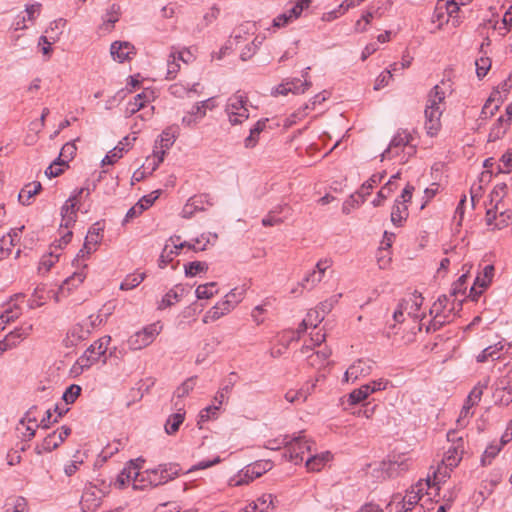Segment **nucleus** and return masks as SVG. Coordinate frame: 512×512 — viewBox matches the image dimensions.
<instances>
[{"mask_svg": "<svg viewBox=\"0 0 512 512\" xmlns=\"http://www.w3.org/2000/svg\"><path fill=\"white\" fill-rule=\"evenodd\" d=\"M111 341L110 336H104L93 344H91L84 354L80 356L76 362L77 365L81 368V370L88 369L95 363H97L101 357H104L103 363H106V351L108 349V344Z\"/></svg>", "mask_w": 512, "mask_h": 512, "instance_id": "1", "label": "nucleus"}, {"mask_svg": "<svg viewBox=\"0 0 512 512\" xmlns=\"http://www.w3.org/2000/svg\"><path fill=\"white\" fill-rule=\"evenodd\" d=\"M247 97L240 91L228 98L225 112L231 125H238L249 118Z\"/></svg>", "mask_w": 512, "mask_h": 512, "instance_id": "2", "label": "nucleus"}, {"mask_svg": "<svg viewBox=\"0 0 512 512\" xmlns=\"http://www.w3.org/2000/svg\"><path fill=\"white\" fill-rule=\"evenodd\" d=\"M311 444L312 442L306 438L303 431L298 435L290 436L288 449L283 454V458L297 465L303 461L304 453L311 451Z\"/></svg>", "mask_w": 512, "mask_h": 512, "instance_id": "3", "label": "nucleus"}, {"mask_svg": "<svg viewBox=\"0 0 512 512\" xmlns=\"http://www.w3.org/2000/svg\"><path fill=\"white\" fill-rule=\"evenodd\" d=\"M410 466V458L406 454L389 455L379 463L378 470L384 478H394L406 472Z\"/></svg>", "mask_w": 512, "mask_h": 512, "instance_id": "4", "label": "nucleus"}, {"mask_svg": "<svg viewBox=\"0 0 512 512\" xmlns=\"http://www.w3.org/2000/svg\"><path fill=\"white\" fill-rule=\"evenodd\" d=\"M162 325L160 322L152 323L145 326L142 330L134 333L127 340L129 349L141 350L150 345L156 336L161 332Z\"/></svg>", "mask_w": 512, "mask_h": 512, "instance_id": "5", "label": "nucleus"}, {"mask_svg": "<svg viewBox=\"0 0 512 512\" xmlns=\"http://www.w3.org/2000/svg\"><path fill=\"white\" fill-rule=\"evenodd\" d=\"M180 467L176 463L161 464L157 468L147 470V481L150 487L165 484L179 475Z\"/></svg>", "mask_w": 512, "mask_h": 512, "instance_id": "6", "label": "nucleus"}, {"mask_svg": "<svg viewBox=\"0 0 512 512\" xmlns=\"http://www.w3.org/2000/svg\"><path fill=\"white\" fill-rule=\"evenodd\" d=\"M79 202L80 200L74 194H72L63 204L61 207V227L69 229L74 226L77 220V211L79 210L77 205Z\"/></svg>", "mask_w": 512, "mask_h": 512, "instance_id": "7", "label": "nucleus"}, {"mask_svg": "<svg viewBox=\"0 0 512 512\" xmlns=\"http://www.w3.org/2000/svg\"><path fill=\"white\" fill-rule=\"evenodd\" d=\"M373 362L369 359H358L355 361L345 372V381H355L361 377H366L371 374L373 369Z\"/></svg>", "mask_w": 512, "mask_h": 512, "instance_id": "8", "label": "nucleus"}, {"mask_svg": "<svg viewBox=\"0 0 512 512\" xmlns=\"http://www.w3.org/2000/svg\"><path fill=\"white\" fill-rule=\"evenodd\" d=\"M237 305V300H222L210 308L203 316V323L216 321L229 313Z\"/></svg>", "mask_w": 512, "mask_h": 512, "instance_id": "9", "label": "nucleus"}, {"mask_svg": "<svg viewBox=\"0 0 512 512\" xmlns=\"http://www.w3.org/2000/svg\"><path fill=\"white\" fill-rule=\"evenodd\" d=\"M90 333L91 329L87 324H75L68 330L63 343L67 348L74 347L79 342L87 339Z\"/></svg>", "mask_w": 512, "mask_h": 512, "instance_id": "10", "label": "nucleus"}, {"mask_svg": "<svg viewBox=\"0 0 512 512\" xmlns=\"http://www.w3.org/2000/svg\"><path fill=\"white\" fill-rule=\"evenodd\" d=\"M153 98V91L151 90H145L141 93L137 94L133 100L129 101L127 103L126 109H125V116L131 117L132 115L136 114L140 110H145L146 105L150 103V101Z\"/></svg>", "mask_w": 512, "mask_h": 512, "instance_id": "11", "label": "nucleus"}, {"mask_svg": "<svg viewBox=\"0 0 512 512\" xmlns=\"http://www.w3.org/2000/svg\"><path fill=\"white\" fill-rule=\"evenodd\" d=\"M311 85L312 83L309 80L302 81L299 78H293L290 81L278 85L276 93L281 95H287L288 93L303 94Z\"/></svg>", "mask_w": 512, "mask_h": 512, "instance_id": "12", "label": "nucleus"}, {"mask_svg": "<svg viewBox=\"0 0 512 512\" xmlns=\"http://www.w3.org/2000/svg\"><path fill=\"white\" fill-rule=\"evenodd\" d=\"M136 138L130 139L128 136L124 137L112 150H110L102 160V165H112L118 159L122 158L123 153L127 152L132 146V141Z\"/></svg>", "mask_w": 512, "mask_h": 512, "instance_id": "13", "label": "nucleus"}, {"mask_svg": "<svg viewBox=\"0 0 512 512\" xmlns=\"http://www.w3.org/2000/svg\"><path fill=\"white\" fill-rule=\"evenodd\" d=\"M425 128L427 134L430 136L435 135L441 127L440 118L442 115L441 108H425Z\"/></svg>", "mask_w": 512, "mask_h": 512, "instance_id": "14", "label": "nucleus"}, {"mask_svg": "<svg viewBox=\"0 0 512 512\" xmlns=\"http://www.w3.org/2000/svg\"><path fill=\"white\" fill-rule=\"evenodd\" d=\"M464 453V442L460 441L458 444H451L442 460L446 468L456 467L462 459Z\"/></svg>", "mask_w": 512, "mask_h": 512, "instance_id": "15", "label": "nucleus"}, {"mask_svg": "<svg viewBox=\"0 0 512 512\" xmlns=\"http://www.w3.org/2000/svg\"><path fill=\"white\" fill-rule=\"evenodd\" d=\"M110 52L114 60L122 63L134 54V46L129 42L115 41L111 44Z\"/></svg>", "mask_w": 512, "mask_h": 512, "instance_id": "16", "label": "nucleus"}, {"mask_svg": "<svg viewBox=\"0 0 512 512\" xmlns=\"http://www.w3.org/2000/svg\"><path fill=\"white\" fill-rule=\"evenodd\" d=\"M33 330L32 324H23L20 327L15 328L13 331L9 332L4 340L8 344V346L12 349L16 347L23 339L28 337Z\"/></svg>", "mask_w": 512, "mask_h": 512, "instance_id": "17", "label": "nucleus"}, {"mask_svg": "<svg viewBox=\"0 0 512 512\" xmlns=\"http://www.w3.org/2000/svg\"><path fill=\"white\" fill-rule=\"evenodd\" d=\"M424 298L422 297V294L418 291H414L412 294H410L407 298H404L401 301L402 307H404L405 312L409 316L412 317H418L417 312L421 308L423 304Z\"/></svg>", "mask_w": 512, "mask_h": 512, "instance_id": "18", "label": "nucleus"}, {"mask_svg": "<svg viewBox=\"0 0 512 512\" xmlns=\"http://www.w3.org/2000/svg\"><path fill=\"white\" fill-rule=\"evenodd\" d=\"M413 140L412 135L406 130L398 131L397 134L392 138L389 147L382 153V160L385 157H390L393 149L399 147H407Z\"/></svg>", "mask_w": 512, "mask_h": 512, "instance_id": "19", "label": "nucleus"}, {"mask_svg": "<svg viewBox=\"0 0 512 512\" xmlns=\"http://www.w3.org/2000/svg\"><path fill=\"white\" fill-rule=\"evenodd\" d=\"M188 289L183 285H176L170 289L162 298L159 308L163 309L172 306L174 303L179 302L186 294Z\"/></svg>", "mask_w": 512, "mask_h": 512, "instance_id": "20", "label": "nucleus"}, {"mask_svg": "<svg viewBox=\"0 0 512 512\" xmlns=\"http://www.w3.org/2000/svg\"><path fill=\"white\" fill-rule=\"evenodd\" d=\"M383 174H373L366 182H364L357 192L358 196L361 198V201L354 199V196H351L352 202L356 203L357 206L360 205V203H363L365 201V196L370 194V191L379 184L383 179Z\"/></svg>", "mask_w": 512, "mask_h": 512, "instance_id": "21", "label": "nucleus"}, {"mask_svg": "<svg viewBox=\"0 0 512 512\" xmlns=\"http://www.w3.org/2000/svg\"><path fill=\"white\" fill-rule=\"evenodd\" d=\"M42 189V185L38 181H34L32 183L26 184L20 191L18 195V200L23 205H30L31 198L37 195Z\"/></svg>", "mask_w": 512, "mask_h": 512, "instance_id": "22", "label": "nucleus"}, {"mask_svg": "<svg viewBox=\"0 0 512 512\" xmlns=\"http://www.w3.org/2000/svg\"><path fill=\"white\" fill-rule=\"evenodd\" d=\"M330 459V452L311 455L310 457L307 458L305 466L308 471L317 472L320 471Z\"/></svg>", "mask_w": 512, "mask_h": 512, "instance_id": "23", "label": "nucleus"}, {"mask_svg": "<svg viewBox=\"0 0 512 512\" xmlns=\"http://www.w3.org/2000/svg\"><path fill=\"white\" fill-rule=\"evenodd\" d=\"M486 41H487L486 43L483 42L480 46V53H482L483 55L475 61L476 74L479 79L486 76V74L488 73V71L491 68V59L489 57L485 56L486 52L484 51V46L490 44L488 38L486 39Z\"/></svg>", "mask_w": 512, "mask_h": 512, "instance_id": "24", "label": "nucleus"}, {"mask_svg": "<svg viewBox=\"0 0 512 512\" xmlns=\"http://www.w3.org/2000/svg\"><path fill=\"white\" fill-rule=\"evenodd\" d=\"M423 491L422 484L419 483L417 485V490L415 491L412 489L404 498L402 507L398 512H409L412 511L414 506L418 503V501L421 499V493Z\"/></svg>", "mask_w": 512, "mask_h": 512, "instance_id": "25", "label": "nucleus"}, {"mask_svg": "<svg viewBox=\"0 0 512 512\" xmlns=\"http://www.w3.org/2000/svg\"><path fill=\"white\" fill-rule=\"evenodd\" d=\"M509 126L510 123H508V121H505V118L503 116H500L497 119L496 123L490 129L488 135V142H495L502 138Z\"/></svg>", "mask_w": 512, "mask_h": 512, "instance_id": "26", "label": "nucleus"}, {"mask_svg": "<svg viewBox=\"0 0 512 512\" xmlns=\"http://www.w3.org/2000/svg\"><path fill=\"white\" fill-rule=\"evenodd\" d=\"M401 201L399 199L395 200V203L392 207L391 211V222L395 226H402V223L408 217V209L407 206L401 205Z\"/></svg>", "mask_w": 512, "mask_h": 512, "instance_id": "27", "label": "nucleus"}, {"mask_svg": "<svg viewBox=\"0 0 512 512\" xmlns=\"http://www.w3.org/2000/svg\"><path fill=\"white\" fill-rule=\"evenodd\" d=\"M60 443H58V438L56 437V431L50 433L47 435L41 444L36 445L35 452L38 455H42L46 452H51L52 450L56 449Z\"/></svg>", "mask_w": 512, "mask_h": 512, "instance_id": "28", "label": "nucleus"}, {"mask_svg": "<svg viewBox=\"0 0 512 512\" xmlns=\"http://www.w3.org/2000/svg\"><path fill=\"white\" fill-rule=\"evenodd\" d=\"M129 463H130V466L124 467L123 470L121 471V473L117 476L116 485L120 489H122L126 485V482L130 481L131 479L133 480L134 470L141 468L133 460H131Z\"/></svg>", "mask_w": 512, "mask_h": 512, "instance_id": "29", "label": "nucleus"}, {"mask_svg": "<svg viewBox=\"0 0 512 512\" xmlns=\"http://www.w3.org/2000/svg\"><path fill=\"white\" fill-rule=\"evenodd\" d=\"M80 504L84 512L92 511L100 506L101 499L97 497L94 492L85 491L82 495Z\"/></svg>", "mask_w": 512, "mask_h": 512, "instance_id": "30", "label": "nucleus"}, {"mask_svg": "<svg viewBox=\"0 0 512 512\" xmlns=\"http://www.w3.org/2000/svg\"><path fill=\"white\" fill-rule=\"evenodd\" d=\"M178 134L177 126H170L166 128L160 137L161 150L169 149L175 142Z\"/></svg>", "mask_w": 512, "mask_h": 512, "instance_id": "31", "label": "nucleus"}, {"mask_svg": "<svg viewBox=\"0 0 512 512\" xmlns=\"http://www.w3.org/2000/svg\"><path fill=\"white\" fill-rule=\"evenodd\" d=\"M180 411L181 409H179L177 413L170 415L168 418L165 424V431L167 434H175L179 430L180 425L183 423L185 413H181Z\"/></svg>", "mask_w": 512, "mask_h": 512, "instance_id": "32", "label": "nucleus"}, {"mask_svg": "<svg viewBox=\"0 0 512 512\" xmlns=\"http://www.w3.org/2000/svg\"><path fill=\"white\" fill-rule=\"evenodd\" d=\"M27 509V501L21 496L7 499L5 503V512H26Z\"/></svg>", "mask_w": 512, "mask_h": 512, "instance_id": "33", "label": "nucleus"}, {"mask_svg": "<svg viewBox=\"0 0 512 512\" xmlns=\"http://www.w3.org/2000/svg\"><path fill=\"white\" fill-rule=\"evenodd\" d=\"M273 462L270 460H259L248 465V472H251L252 477H260L267 471L271 470Z\"/></svg>", "mask_w": 512, "mask_h": 512, "instance_id": "34", "label": "nucleus"}, {"mask_svg": "<svg viewBox=\"0 0 512 512\" xmlns=\"http://www.w3.org/2000/svg\"><path fill=\"white\" fill-rule=\"evenodd\" d=\"M445 99V92L441 89L439 85H435L428 95V104L426 107L428 108H440V104L443 103Z\"/></svg>", "mask_w": 512, "mask_h": 512, "instance_id": "35", "label": "nucleus"}, {"mask_svg": "<svg viewBox=\"0 0 512 512\" xmlns=\"http://www.w3.org/2000/svg\"><path fill=\"white\" fill-rule=\"evenodd\" d=\"M503 349V346L498 343L493 346L485 348L478 356L477 362L483 363L488 359L497 360L500 358L499 352Z\"/></svg>", "mask_w": 512, "mask_h": 512, "instance_id": "36", "label": "nucleus"}, {"mask_svg": "<svg viewBox=\"0 0 512 512\" xmlns=\"http://www.w3.org/2000/svg\"><path fill=\"white\" fill-rule=\"evenodd\" d=\"M444 0H438L432 15V22L438 23V27L440 28L444 23L449 21L448 15L445 8Z\"/></svg>", "mask_w": 512, "mask_h": 512, "instance_id": "37", "label": "nucleus"}, {"mask_svg": "<svg viewBox=\"0 0 512 512\" xmlns=\"http://www.w3.org/2000/svg\"><path fill=\"white\" fill-rule=\"evenodd\" d=\"M145 279V273H133L125 277L120 284L121 290H131L137 287Z\"/></svg>", "mask_w": 512, "mask_h": 512, "instance_id": "38", "label": "nucleus"}, {"mask_svg": "<svg viewBox=\"0 0 512 512\" xmlns=\"http://www.w3.org/2000/svg\"><path fill=\"white\" fill-rule=\"evenodd\" d=\"M185 275L187 277H194L198 273H204L208 271V264L202 261H193L184 265Z\"/></svg>", "mask_w": 512, "mask_h": 512, "instance_id": "39", "label": "nucleus"}, {"mask_svg": "<svg viewBox=\"0 0 512 512\" xmlns=\"http://www.w3.org/2000/svg\"><path fill=\"white\" fill-rule=\"evenodd\" d=\"M503 472L500 469L493 470L488 478L484 480V489L491 494L494 488L502 481Z\"/></svg>", "mask_w": 512, "mask_h": 512, "instance_id": "40", "label": "nucleus"}, {"mask_svg": "<svg viewBox=\"0 0 512 512\" xmlns=\"http://www.w3.org/2000/svg\"><path fill=\"white\" fill-rule=\"evenodd\" d=\"M104 229V225L101 224V222L94 223L88 230V233L86 235V239L88 243H93V246L100 243L102 239L101 232Z\"/></svg>", "mask_w": 512, "mask_h": 512, "instance_id": "41", "label": "nucleus"}, {"mask_svg": "<svg viewBox=\"0 0 512 512\" xmlns=\"http://www.w3.org/2000/svg\"><path fill=\"white\" fill-rule=\"evenodd\" d=\"M388 384H389V381L387 379L380 378L377 380H373L367 384H364L361 387L363 388V390L365 391L367 396H369L375 392L385 390L387 388Z\"/></svg>", "mask_w": 512, "mask_h": 512, "instance_id": "42", "label": "nucleus"}, {"mask_svg": "<svg viewBox=\"0 0 512 512\" xmlns=\"http://www.w3.org/2000/svg\"><path fill=\"white\" fill-rule=\"evenodd\" d=\"M203 197H207V195H200L199 197H196V196L191 197L182 210V217L187 218V219L191 218L197 209H201L198 204L202 203L201 199Z\"/></svg>", "mask_w": 512, "mask_h": 512, "instance_id": "43", "label": "nucleus"}, {"mask_svg": "<svg viewBox=\"0 0 512 512\" xmlns=\"http://www.w3.org/2000/svg\"><path fill=\"white\" fill-rule=\"evenodd\" d=\"M501 383L504 386L501 388L503 395L500 397V402L503 405L508 406L510 403H512V376L507 375L505 379L501 381Z\"/></svg>", "mask_w": 512, "mask_h": 512, "instance_id": "44", "label": "nucleus"}, {"mask_svg": "<svg viewBox=\"0 0 512 512\" xmlns=\"http://www.w3.org/2000/svg\"><path fill=\"white\" fill-rule=\"evenodd\" d=\"M217 286L216 282H210L206 284L199 285L196 288V297L198 299H209L213 297V295L216 293V291L213 290Z\"/></svg>", "mask_w": 512, "mask_h": 512, "instance_id": "45", "label": "nucleus"}, {"mask_svg": "<svg viewBox=\"0 0 512 512\" xmlns=\"http://www.w3.org/2000/svg\"><path fill=\"white\" fill-rule=\"evenodd\" d=\"M449 302V296L441 295L438 297L437 301H435L430 309V314H436L437 317H441L442 314H445L447 305Z\"/></svg>", "mask_w": 512, "mask_h": 512, "instance_id": "46", "label": "nucleus"}, {"mask_svg": "<svg viewBox=\"0 0 512 512\" xmlns=\"http://www.w3.org/2000/svg\"><path fill=\"white\" fill-rule=\"evenodd\" d=\"M494 272V267L492 265H487L484 268L483 275L477 276L475 279V285H478L480 288H486L492 281Z\"/></svg>", "mask_w": 512, "mask_h": 512, "instance_id": "47", "label": "nucleus"}, {"mask_svg": "<svg viewBox=\"0 0 512 512\" xmlns=\"http://www.w3.org/2000/svg\"><path fill=\"white\" fill-rule=\"evenodd\" d=\"M445 2V10L447 12L448 18L452 19V24L454 27L458 26L460 20L458 19L457 13L459 11L458 3L455 0H444Z\"/></svg>", "mask_w": 512, "mask_h": 512, "instance_id": "48", "label": "nucleus"}, {"mask_svg": "<svg viewBox=\"0 0 512 512\" xmlns=\"http://www.w3.org/2000/svg\"><path fill=\"white\" fill-rule=\"evenodd\" d=\"M219 410V406L210 405L200 411L198 416L197 424L200 428H202V424L212 418H215L217 415V411Z\"/></svg>", "mask_w": 512, "mask_h": 512, "instance_id": "49", "label": "nucleus"}, {"mask_svg": "<svg viewBox=\"0 0 512 512\" xmlns=\"http://www.w3.org/2000/svg\"><path fill=\"white\" fill-rule=\"evenodd\" d=\"M20 315L21 309L17 305H15L14 307H10L3 311L0 315V320L2 324H8L18 319Z\"/></svg>", "mask_w": 512, "mask_h": 512, "instance_id": "50", "label": "nucleus"}, {"mask_svg": "<svg viewBox=\"0 0 512 512\" xmlns=\"http://www.w3.org/2000/svg\"><path fill=\"white\" fill-rule=\"evenodd\" d=\"M290 435L279 436L275 439H270L266 442L265 448L270 450H279L281 447L288 449Z\"/></svg>", "mask_w": 512, "mask_h": 512, "instance_id": "51", "label": "nucleus"}, {"mask_svg": "<svg viewBox=\"0 0 512 512\" xmlns=\"http://www.w3.org/2000/svg\"><path fill=\"white\" fill-rule=\"evenodd\" d=\"M331 355V350L328 347H324L321 350L313 353L308 357L309 364L315 366L316 364H322Z\"/></svg>", "mask_w": 512, "mask_h": 512, "instance_id": "52", "label": "nucleus"}, {"mask_svg": "<svg viewBox=\"0 0 512 512\" xmlns=\"http://www.w3.org/2000/svg\"><path fill=\"white\" fill-rule=\"evenodd\" d=\"M214 107L213 98H209L207 100L201 101L192 107L190 114L199 115L200 118L204 117L207 109H212Z\"/></svg>", "mask_w": 512, "mask_h": 512, "instance_id": "53", "label": "nucleus"}, {"mask_svg": "<svg viewBox=\"0 0 512 512\" xmlns=\"http://www.w3.org/2000/svg\"><path fill=\"white\" fill-rule=\"evenodd\" d=\"M501 449H502L501 445H497V444L489 445L482 455V458H481L482 465L485 466L487 464H490L492 459H494L498 455V453L501 451Z\"/></svg>", "mask_w": 512, "mask_h": 512, "instance_id": "54", "label": "nucleus"}, {"mask_svg": "<svg viewBox=\"0 0 512 512\" xmlns=\"http://www.w3.org/2000/svg\"><path fill=\"white\" fill-rule=\"evenodd\" d=\"M150 486L147 481V471L144 473H140L139 469L134 470L133 474V489L135 490H144Z\"/></svg>", "mask_w": 512, "mask_h": 512, "instance_id": "55", "label": "nucleus"}, {"mask_svg": "<svg viewBox=\"0 0 512 512\" xmlns=\"http://www.w3.org/2000/svg\"><path fill=\"white\" fill-rule=\"evenodd\" d=\"M81 393V387L76 384L70 385L62 395V399L66 404H72Z\"/></svg>", "mask_w": 512, "mask_h": 512, "instance_id": "56", "label": "nucleus"}, {"mask_svg": "<svg viewBox=\"0 0 512 512\" xmlns=\"http://www.w3.org/2000/svg\"><path fill=\"white\" fill-rule=\"evenodd\" d=\"M487 388V381L485 383L479 382L467 396V402L471 405L478 403L482 397L484 389Z\"/></svg>", "mask_w": 512, "mask_h": 512, "instance_id": "57", "label": "nucleus"}, {"mask_svg": "<svg viewBox=\"0 0 512 512\" xmlns=\"http://www.w3.org/2000/svg\"><path fill=\"white\" fill-rule=\"evenodd\" d=\"M59 255L54 254V252H50L49 255H45L42 257L38 270L39 272L46 273L48 272L51 267L54 265L56 261H58Z\"/></svg>", "mask_w": 512, "mask_h": 512, "instance_id": "58", "label": "nucleus"}, {"mask_svg": "<svg viewBox=\"0 0 512 512\" xmlns=\"http://www.w3.org/2000/svg\"><path fill=\"white\" fill-rule=\"evenodd\" d=\"M321 280L322 278L316 273V270H313L303 278L299 285L304 289L310 290Z\"/></svg>", "mask_w": 512, "mask_h": 512, "instance_id": "59", "label": "nucleus"}, {"mask_svg": "<svg viewBox=\"0 0 512 512\" xmlns=\"http://www.w3.org/2000/svg\"><path fill=\"white\" fill-rule=\"evenodd\" d=\"M180 69V64L176 59V53H171L167 62V75L166 79H174Z\"/></svg>", "mask_w": 512, "mask_h": 512, "instance_id": "60", "label": "nucleus"}, {"mask_svg": "<svg viewBox=\"0 0 512 512\" xmlns=\"http://www.w3.org/2000/svg\"><path fill=\"white\" fill-rule=\"evenodd\" d=\"M262 43L261 40H258L256 37L250 44H248L241 52L240 58L242 61L249 60L257 51L259 45Z\"/></svg>", "mask_w": 512, "mask_h": 512, "instance_id": "61", "label": "nucleus"}, {"mask_svg": "<svg viewBox=\"0 0 512 512\" xmlns=\"http://www.w3.org/2000/svg\"><path fill=\"white\" fill-rule=\"evenodd\" d=\"M311 3V0H297L296 4L287 11V14L290 18L297 19L304 9L308 8Z\"/></svg>", "mask_w": 512, "mask_h": 512, "instance_id": "62", "label": "nucleus"}, {"mask_svg": "<svg viewBox=\"0 0 512 512\" xmlns=\"http://www.w3.org/2000/svg\"><path fill=\"white\" fill-rule=\"evenodd\" d=\"M194 379L189 378L186 381H184L174 392V396L177 398H183L186 395L189 394L191 390L194 388Z\"/></svg>", "mask_w": 512, "mask_h": 512, "instance_id": "63", "label": "nucleus"}, {"mask_svg": "<svg viewBox=\"0 0 512 512\" xmlns=\"http://www.w3.org/2000/svg\"><path fill=\"white\" fill-rule=\"evenodd\" d=\"M467 280V275H461L456 282L453 283L452 289L450 292V297H456L458 294H463L466 290L465 284Z\"/></svg>", "mask_w": 512, "mask_h": 512, "instance_id": "64", "label": "nucleus"}]
</instances>
